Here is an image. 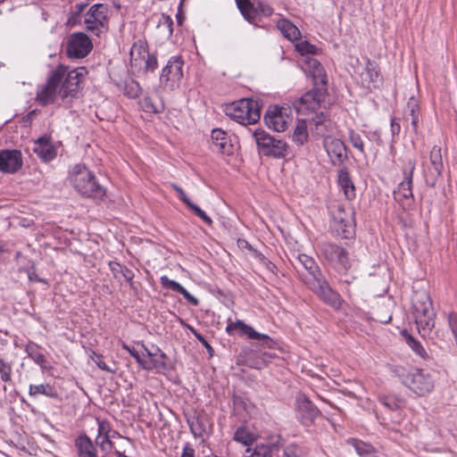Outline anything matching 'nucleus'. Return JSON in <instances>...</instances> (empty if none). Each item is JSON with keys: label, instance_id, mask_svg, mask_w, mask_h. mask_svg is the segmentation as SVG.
Masks as SVG:
<instances>
[{"label": "nucleus", "instance_id": "obj_1", "mask_svg": "<svg viewBox=\"0 0 457 457\" xmlns=\"http://www.w3.org/2000/svg\"><path fill=\"white\" fill-rule=\"evenodd\" d=\"M85 73L82 67L70 71L68 67L59 65L50 73L46 82L37 87L36 101L42 106L55 104L59 98L64 104L71 103L78 97Z\"/></svg>", "mask_w": 457, "mask_h": 457}, {"label": "nucleus", "instance_id": "obj_2", "mask_svg": "<svg viewBox=\"0 0 457 457\" xmlns=\"http://www.w3.org/2000/svg\"><path fill=\"white\" fill-rule=\"evenodd\" d=\"M69 179L76 191L83 196L102 200L105 195V189L84 164H75L70 170Z\"/></svg>", "mask_w": 457, "mask_h": 457}, {"label": "nucleus", "instance_id": "obj_3", "mask_svg": "<svg viewBox=\"0 0 457 457\" xmlns=\"http://www.w3.org/2000/svg\"><path fill=\"white\" fill-rule=\"evenodd\" d=\"M411 302L419 333L425 337L430 334L435 327L436 313L430 296L425 290L415 291Z\"/></svg>", "mask_w": 457, "mask_h": 457}, {"label": "nucleus", "instance_id": "obj_4", "mask_svg": "<svg viewBox=\"0 0 457 457\" xmlns=\"http://www.w3.org/2000/svg\"><path fill=\"white\" fill-rule=\"evenodd\" d=\"M312 121L316 126V133L323 137V147L331 162L334 165H341L347 159L345 143L339 138L325 135L328 128L332 127V122L327 120L323 113L317 115Z\"/></svg>", "mask_w": 457, "mask_h": 457}, {"label": "nucleus", "instance_id": "obj_5", "mask_svg": "<svg viewBox=\"0 0 457 457\" xmlns=\"http://www.w3.org/2000/svg\"><path fill=\"white\" fill-rule=\"evenodd\" d=\"M224 112L236 122L246 126L256 123L261 118L259 103L252 99H240L227 104Z\"/></svg>", "mask_w": 457, "mask_h": 457}, {"label": "nucleus", "instance_id": "obj_6", "mask_svg": "<svg viewBox=\"0 0 457 457\" xmlns=\"http://www.w3.org/2000/svg\"><path fill=\"white\" fill-rule=\"evenodd\" d=\"M403 384L418 396H425L435 387L433 375L425 370H414L408 372L403 378Z\"/></svg>", "mask_w": 457, "mask_h": 457}, {"label": "nucleus", "instance_id": "obj_7", "mask_svg": "<svg viewBox=\"0 0 457 457\" xmlns=\"http://www.w3.org/2000/svg\"><path fill=\"white\" fill-rule=\"evenodd\" d=\"M253 137L258 149L264 155L281 158L288 154V145L286 142L272 137L262 129H256Z\"/></svg>", "mask_w": 457, "mask_h": 457}, {"label": "nucleus", "instance_id": "obj_8", "mask_svg": "<svg viewBox=\"0 0 457 457\" xmlns=\"http://www.w3.org/2000/svg\"><path fill=\"white\" fill-rule=\"evenodd\" d=\"M327 94L326 86L317 85L315 87L293 103V108L298 114L307 115L317 111Z\"/></svg>", "mask_w": 457, "mask_h": 457}, {"label": "nucleus", "instance_id": "obj_9", "mask_svg": "<svg viewBox=\"0 0 457 457\" xmlns=\"http://www.w3.org/2000/svg\"><path fill=\"white\" fill-rule=\"evenodd\" d=\"M320 253L336 270L345 272L351 262L347 252L334 243L323 242L319 246Z\"/></svg>", "mask_w": 457, "mask_h": 457}, {"label": "nucleus", "instance_id": "obj_10", "mask_svg": "<svg viewBox=\"0 0 457 457\" xmlns=\"http://www.w3.org/2000/svg\"><path fill=\"white\" fill-rule=\"evenodd\" d=\"M184 62L180 56H172L162 69L160 84L165 90H174L179 87L183 77Z\"/></svg>", "mask_w": 457, "mask_h": 457}, {"label": "nucleus", "instance_id": "obj_11", "mask_svg": "<svg viewBox=\"0 0 457 457\" xmlns=\"http://www.w3.org/2000/svg\"><path fill=\"white\" fill-rule=\"evenodd\" d=\"M416 167V160L409 158L406 165L403 170V180L398 185L396 190L394 191L395 199L402 205H410L412 202V176Z\"/></svg>", "mask_w": 457, "mask_h": 457}, {"label": "nucleus", "instance_id": "obj_12", "mask_svg": "<svg viewBox=\"0 0 457 457\" xmlns=\"http://www.w3.org/2000/svg\"><path fill=\"white\" fill-rule=\"evenodd\" d=\"M309 288L312 290L317 295L327 304L334 309H339L342 304V297L338 293L333 290L328 285L324 276L319 278L312 279V282L308 285Z\"/></svg>", "mask_w": 457, "mask_h": 457}, {"label": "nucleus", "instance_id": "obj_13", "mask_svg": "<svg viewBox=\"0 0 457 457\" xmlns=\"http://www.w3.org/2000/svg\"><path fill=\"white\" fill-rule=\"evenodd\" d=\"M107 13L108 8L104 4H96L92 5L85 16L86 29L98 35L107 22Z\"/></svg>", "mask_w": 457, "mask_h": 457}, {"label": "nucleus", "instance_id": "obj_14", "mask_svg": "<svg viewBox=\"0 0 457 457\" xmlns=\"http://www.w3.org/2000/svg\"><path fill=\"white\" fill-rule=\"evenodd\" d=\"M92 49L89 37L82 32L72 34L67 44V54L71 58H83Z\"/></svg>", "mask_w": 457, "mask_h": 457}, {"label": "nucleus", "instance_id": "obj_15", "mask_svg": "<svg viewBox=\"0 0 457 457\" xmlns=\"http://www.w3.org/2000/svg\"><path fill=\"white\" fill-rule=\"evenodd\" d=\"M296 416L304 426H310L319 416L318 408L304 395H298L295 401Z\"/></svg>", "mask_w": 457, "mask_h": 457}, {"label": "nucleus", "instance_id": "obj_16", "mask_svg": "<svg viewBox=\"0 0 457 457\" xmlns=\"http://www.w3.org/2000/svg\"><path fill=\"white\" fill-rule=\"evenodd\" d=\"M289 120L287 109L285 107L271 106L267 110L264 115L266 125L278 132L286 130Z\"/></svg>", "mask_w": 457, "mask_h": 457}, {"label": "nucleus", "instance_id": "obj_17", "mask_svg": "<svg viewBox=\"0 0 457 457\" xmlns=\"http://www.w3.org/2000/svg\"><path fill=\"white\" fill-rule=\"evenodd\" d=\"M337 229L342 230L343 237L349 238L354 232V211L352 207L338 206L334 216Z\"/></svg>", "mask_w": 457, "mask_h": 457}, {"label": "nucleus", "instance_id": "obj_18", "mask_svg": "<svg viewBox=\"0 0 457 457\" xmlns=\"http://www.w3.org/2000/svg\"><path fill=\"white\" fill-rule=\"evenodd\" d=\"M295 268L297 270L303 268L305 270V272L302 273V277L307 286L312 282V279L323 276L314 259L304 253L297 255L295 259ZM298 272H300V270H298Z\"/></svg>", "mask_w": 457, "mask_h": 457}, {"label": "nucleus", "instance_id": "obj_19", "mask_svg": "<svg viewBox=\"0 0 457 457\" xmlns=\"http://www.w3.org/2000/svg\"><path fill=\"white\" fill-rule=\"evenodd\" d=\"M22 166L21 153L18 150L0 151V170L4 173H15Z\"/></svg>", "mask_w": 457, "mask_h": 457}, {"label": "nucleus", "instance_id": "obj_20", "mask_svg": "<svg viewBox=\"0 0 457 457\" xmlns=\"http://www.w3.org/2000/svg\"><path fill=\"white\" fill-rule=\"evenodd\" d=\"M240 330L242 335H246L250 339L263 342L267 346L271 347L273 341L266 334H262L254 330V328L242 320L230 322L228 324L226 330L228 334H232L235 330Z\"/></svg>", "mask_w": 457, "mask_h": 457}, {"label": "nucleus", "instance_id": "obj_21", "mask_svg": "<svg viewBox=\"0 0 457 457\" xmlns=\"http://www.w3.org/2000/svg\"><path fill=\"white\" fill-rule=\"evenodd\" d=\"M97 423V436L96 444L103 451H111L113 448V444L111 438L114 437L118 433L112 428L109 421L105 420L96 419Z\"/></svg>", "mask_w": 457, "mask_h": 457}, {"label": "nucleus", "instance_id": "obj_22", "mask_svg": "<svg viewBox=\"0 0 457 457\" xmlns=\"http://www.w3.org/2000/svg\"><path fill=\"white\" fill-rule=\"evenodd\" d=\"M361 80L362 85L369 89L379 87L382 78L375 62L368 61L364 71L361 74Z\"/></svg>", "mask_w": 457, "mask_h": 457}, {"label": "nucleus", "instance_id": "obj_23", "mask_svg": "<svg viewBox=\"0 0 457 457\" xmlns=\"http://www.w3.org/2000/svg\"><path fill=\"white\" fill-rule=\"evenodd\" d=\"M33 151L45 162L53 160L56 155V151L48 137H42L34 143Z\"/></svg>", "mask_w": 457, "mask_h": 457}, {"label": "nucleus", "instance_id": "obj_24", "mask_svg": "<svg viewBox=\"0 0 457 457\" xmlns=\"http://www.w3.org/2000/svg\"><path fill=\"white\" fill-rule=\"evenodd\" d=\"M212 141L213 151L229 154L232 153V144L225 131L215 129L212 131Z\"/></svg>", "mask_w": 457, "mask_h": 457}, {"label": "nucleus", "instance_id": "obj_25", "mask_svg": "<svg viewBox=\"0 0 457 457\" xmlns=\"http://www.w3.org/2000/svg\"><path fill=\"white\" fill-rule=\"evenodd\" d=\"M75 448L78 457H98L96 446L86 435H80L76 438Z\"/></svg>", "mask_w": 457, "mask_h": 457}, {"label": "nucleus", "instance_id": "obj_26", "mask_svg": "<svg viewBox=\"0 0 457 457\" xmlns=\"http://www.w3.org/2000/svg\"><path fill=\"white\" fill-rule=\"evenodd\" d=\"M305 62L308 65L309 71L312 73L313 78L314 86H326L327 77L320 62L315 58L310 56L306 57Z\"/></svg>", "mask_w": 457, "mask_h": 457}, {"label": "nucleus", "instance_id": "obj_27", "mask_svg": "<svg viewBox=\"0 0 457 457\" xmlns=\"http://www.w3.org/2000/svg\"><path fill=\"white\" fill-rule=\"evenodd\" d=\"M149 54L147 45L144 41L136 42L130 50L131 65L134 67L142 68L143 62Z\"/></svg>", "mask_w": 457, "mask_h": 457}, {"label": "nucleus", "instance_id": "obj_28", "mask_svg": "<svg viewBox=\"0 0 457 457\" xmlns=\"http://www.w3.org/2000/svg\"><path fill=\"white\" fill-rule=\"evenodd\" d=\"M161 285L168 289L181 294L185 299L192 303L193 305H198L199 301L196 297L192 295L187 290H186L179 283L175 280L170 279L167 276H162L160 278Z\"/></svg>", "mask_w": 457, "mask_h": 457}, {"label": "nucleus", "instance_id": "obj_29", "mask_svg": "<svg viewBox=\"0 0 457 457\" xmlns=\"http://www.w3.org/2000/svg\"><path fill=\"white\" fill-rule=\"evenodd\" d=\"M430 160V167L428 168V172L433 178H437L441 175V172L444 168L443 159H442V149L438 145H434L430 151L429 154Z\"/></svg>", "mask_w": 457, "mask_h": 457}, {"label": "nucleus", "instance_id": "obj_30", "mask_svg": "<svg viewBox=\"0 0 457 457\" xmlns=\"http://www.w3.org/2000/svg\"><path fill=\"white\" fill-rule=\"evenodd\" d=\"M257 437L258 436L247 426L241 425L236 429L233 436V440L248 446L252 445L257 439Z\"/></svg>", "mask_w": 457, "mask_h": 457}, {"label": "nucleus", "instance_id": "obj_31", "mask_svg": "<svg viewBox=\"0 0 457 457\" xmlns=\"http://www.w3.org/2000/svg\"><path fill=\"white\" fill-rule=\"evenodd\" d=\"M338 184L347 199L355 196V187L346 169H342L338 173Z\"/></svg>", "mask_w": 457, "mask_h": 457}, {"label": "nucleus", "instance_id": "obj_32", "mask_svg": "<svg viewBox=\"0 0 457 457\" xmlns=\"http://www.w3.org/2000/svg\"><path fill=\"white\" fill-rule=\"evenodd\" d=\"M109 266L115 278L120 279V278H123L128 283H129L130 287L134 288L133 270L116 262H111Z\"/></svg>", "mask_w": 457, "mask_h": 457}, {"label": "nucleus", "instance_id": "obj_33", "mask_svg": "<svg viewBox=\"0 0 457 457\" xmlns=\"http://www.w3.org/2000/svg\"><path fill=\"white\" fill-rule=\"evenodd\" d=\"M277 27L283 36L290 41L297 40L301 36V32L298 28L287 20H279L277 22Z\"/></svg>", "mask_w": 457, "mask_h": 457}, {"label": "nucleus", "instance_id": "obj_34", "mask_svg": "<svg viewBox=\"0 0 457 457\" xmlns=\"http://www.w3.org/2000/svg\"><path fill=\"white\" fill-rule=\"evenodd\" d=\"M242 15L249 22H253L258 17V9L250 0H235Z\"/></svg>", "mask_w": 457, "mask_h": 457}, {"label": "nucleus", "instance_id": "obj_35", "mask_svg": "<svg viewBox=\"0 0 457 457\" xmlns=\"http://www.w3.org/2000/svg\"><path fill=\"white\" fill-rule=\"evenodd\" d=\"M278 446L275 444L272 445H258L254 447L253 452L245 457H276L278 456Z\"/></svg>", "mask_w": 457, "mask_h": 457}, {"label": "nucleus", "instance_id": "obj_36", "mask_svg": "<svg viewBox=\"0 0 457 457\" xmlns=\"http://www.w3.org/2000/svg\"><path fill=\"white\" fill-rule=\"evenodd\" d=\"M25 352L41 368H46V360L38 345L34 342H29L25 346Z\"/></svg>", "mask_w": 457, "mask_h": 457}, {"label": "nucleus", "instance_id": "obj_37", "mask_svg": "<svg viewBox=\"0 0 457 457\" xmlns=\"http://www.w3.org/2000/svg\"><path fill=\"white\" fill-rule=\"evenodd\" d=\"M309 138L308 128L305 120H299L293 133V141L303 145Z\"/></svg>", "mask_w": 457, "mask_h": 457}, {"label": "nucleus", "instance_id": "obj_38", "mask_svg": "<svg viewBox=\"0 0 457 457\" xmlns=\"http://www.w3.org/2000/svg\"><path fill=\"white\" fill-rule=\"evenodd\" d=\"M409 115L411 116V123L413 132H418V124L420 120V104L418 100L411 96L407 103Z\"/></svg>", "mask_w": 457, "mask_h": 457}, {"label": "nucleus", "instance_id": "obj_39", "mask_svg": "<svg viewBox=\"0 0 457 457\" xmlns=\"http://www.w3.org/2000/svg\"><path fill=\"white\" fill-rule=\"evenodd\" d=\"M146 351V353L149 357H152L150 363H146V365L151 366V370L154 368L156 369H165L166 368V362L165 359L167 358L166 354L162 352L159 348H157V353H151L147 348H145Z\"/></svg>", "mask_w": 457, "mask_h": 457}, {"label": "nucleus", "instance_id": "obj_40", "mask_svg": "<svg viewBox=\"0 0 457 457\" xmlns=\"http://www.w3.org/2000/svg\"><path fill=\"white\" fill-rule=\"evenodd\" d=\"M29 394L31 396H37L39 395H44L49 397L56 396L54 389L49 384L30 385Z\"/></svg>", "mask_w": 457, "mask_h": 457}, {"label": "nucleus", "instance_id": "obj_41", "mask_svg": "<svg viewBox=\"0 0 457 457\" xmlns=\"http://www.w3.org/2000/svg\"><path fill=\"white\" fill-rule=\"evenodd\" d=\"M379 402L391 411L401 409L404 405V400L395 397L383 395L379 397Z\"/></svg>", "mask_w": 457, "mask_h": 457}, {"label": "nucleus", "instance_id": "obj_42", "mask_svg": "<svg viewBox=\"0 0 457 457\" xmlns=\"http://www.w3.org/2000/svg\"><path fill=\"white\" fill-rule=\"evenodd\" d=\"M348 139L355 149H357L362 154H365L364 144L361 135L358 132L354 131L353 129H349Z\"/></svg>", "mask_w": 457, "mask_h": 457}, {"label": "nucleus", "instance_id": "obj_43", "mask_svg": "<svg viewBox=\"0 0 457 457\" xmlns=\"http://www.w3.org/2000/svg\"><path fill=\"white\" fill-rule=\"evenodd\" d=\"M295 47L297 52H299L302 55L305 54H315L318 51L317 47L312 44H310L308 41H299L295 43Z\"/></svg>", "mask_w": 457, "mask_h": 457}, {"label": "nucleus", "instance_id": "obj_44", "mask_svg": "<svg viewBox=\"0 0 457 457\" xmlns=\"http://www.w3.org/2000/svg\"><path fill=\"white\" fill-rule=\"evenodd\" d=\"M139 104L145 112L156 113L161 112L162 106H157L150 96L143 97Z\"/></svg>", "mask_w": 457, "mask_h": 457}, {"label": "nucleus", "instance_id": "obj_45", "mask_svg": "<svg viewBox=\"0 0 457 457\" xmlns=\"http://www.w3.org/2000/svg\"><path fill=\"white\" fill-rule=\"evenodd\" d=\"M407 344L420 357H425L427 355V353L423 346L420 345L419 341H417L415 338H413L411 336H409L406 338Z\"/></svg>", "mask_w": 457, "mask_h": 457}, {"label": "nucleus", "instance_id": "obj_46", "mask_svg": "<svg viewBox=\"0 0 457 457\" xmlns=\"http://www.w3.org/2000/svg\"><path fill=\"white\" fill-rule=\"evenodd\" d=\"M140 91L141 88L139 87V84L135 81H131L130 83L126 85L124 94L128 96L129 98H136L139 96Z\"/></svg>", "mask_w": 457, "mask_h": 457}, {"label": "nucleus", "instance_id": "obj_47", "mask_svg": "<svg viewBox=\"0 0 457 457\" xmlns=\"http://www.w3.org/2000/svg\"><path fill=\"white\" fill-rule=\"evenodd\" d=\"M284 455L286 457H304L302 448L295 444L289 445L285 448Z\"/></svg>", "mask_w": 457, "mask_h": 457}, {"label": "nucleus", "instance_id": "obj_48", "mask_svg": "<svg viewBox=\"0 0 457 457\" xmlns=\"http://www.w3.org/2000/svg\"><path fill=\"white\" fill-rule=\"evenodd\" d=\"M187 207L207 225H211L212 223V219L205 213V212L195 204L191 203Z\"/></svg>", "mask_w": 457, "mask_h": 457}, {"label": "nucleus", "instance_id": "obj_49", "mask_svg": "<svg viewBox=\"0 0 457 457\" xmlns=\"http://www.w3.org/2000/svg\"><path fill=\"white\" fill-rule=\"evenodd\" d=\"M12 368L4 360L0 359V378L3 381L8 382L11 380Z\"/></svg>", "mask_w": 457, "mask_h": 457}, {"label": "nucleus", "instance_id": "obj_50", "mask_svg": "<svg viewBox=\"0 0 457 457\" xmlns=\"http://www.w3.org/2000/svg\"><path fill=\"white\" fill-rule=\"evenodd\" d=\"M158 62L155 55L148 54L147 58L143 62L142 68L145 71H154L157 68Z\"/></svg>", "mask_w": 457, "mask_h": 457}, {"label": "nucleus", "instance_id": "obj_51", "mask_svg": "<svg viewBox=\"0 0 457 457\" xmlns=\"http://www.w3.org/2000/svg\"><path fill=\"white\" fill-rule=\"evenodd\" d=\"M354 447L356 452L364 457H367L369 453H370L372 450V446L370 445L364 444L363 442H356L354 444Z\"/></svg>", "mask_w": 457, "mask_h": 457}, {"label": "nucleus", "instance_id": "obj_52", "mask_svg": "<svg viewBox=\"0 0 457 457\" xmlns=\"http://www.w3.org/2000/svg\"><path fill=\"white\" fill-rule=\"evenodd\" d=\"M256 8L258 9V16L262 15L269 17L273 13V9L268 4L263 2H258Z\"/></svg>", "mask_w": 457, "mask_h": 457}, {"label": "nucleus", "instance_id": "obj_53", "mask_svg": "<svg viewBox=\"0 0 457 457\" xmlns=\"http://www.w3.org/2000/svg\"><path fill=\"white\" fill-rule=\"evenodd\" d=\"M123 348H125L130 353V355L136 359L137 363L142 368H144L145 370H151V366L146 365V363L141 359L140 355L135 349H131L126 345H123Z\"/></svg>", "mask_w": 457, "mask_h": 457}, {"label": "nucleus", "instance_id": "obj_54", "mask_svg": "<svg viewBox=\"0 0 457 457\" xmlns=\"http://www.w3.org/2000/svg\"><path fill=\"white\" fill-rule=\"evenodd\" d=\"M92 360L99 367V369L113 373L114 370L110 369V367L103 361L102 355L96 354V353H93Z\"/></svg>", "mask_w": 457, "mask_h": 457}, {"label": "nucleus", "instance_id": "obj_55", "mask_svg": "<svg viewBox=\"0 0 457 457\" xmlns=\"http://www.w3.org/2000/svg\"><path fill=\"white\" fill-rule=\"evenodd\" d=\"M173 21L168 15H162L159 21V27L166 28L170 34L172 33Z\"/></svg>", "mask_w": 457, "mask_h": 457}, {"label": "nucleus", "instance_id": "obj_56", "mask_svg": "<svg viewBox=\"0 0 457 457\" xmlns=\"http://www.w3.org/2000/svg\"><path fill=\"white\" fill-rule=\"evenodd\" d=\"M171 187L177 192L179 199L185 204H187V206H188L192 202L190 201V199L187 196L186 193L184 192V190L179 187L178 185L176 184H171Z\"/></svg>", "mask_w": 457, "mask_h": 457}, {"label": "nucleus", "instance_id": "obj_57", "mask_svg": "<svg viewBox=\"0 0 457 457\" xmlns=\"http://www.w3.org/2000/svg\"><path fill=\"white\" fill-rule=\"evenodd\" d=\"M181 457H195V450L188 444H186Z\"/></svg>", "mask_w": 457, "mask_h": 457}, {"label": "nucleus", "instance_id": "obj_58", "mask_svg": "<svg viewBox=\"0 0 457 457\" xmlns=\"http://www.w3.org/2000/svg\"><path fill=\"white\" fill-rule=\"evenodd\" d=\"M391 127H392V132H393V134H398V133H399V131H400V124H399V122L396 120V119H393V120H392Z\"/></svg>", "mask_w": 457, "mask_h": 457}, {"label": "nucleus", "instance_id": "obj_59", "mask_svg": "<svg viewBox=\"0 0 457 457\" xmlns=\"http://www.w3.org/2000/svg\"><path fill=\"white\" fill-rule=\"evenodd\" d=\"M37 114V110H32L29 112L25 117L24 120L26 121H30L34 119V117Z\"/></svg>", "mask_w": 457, "mask_h": 457}, {"label": "nucleus", "instance_id": "obj_60", "mask_svg": "<svg viewBox=\"0 0 457 457\" xmlns=\"http://www.w3.org/2000/svg\"><path fill=\"white\" fill-rule=\"evenodd\" d=\"M204 345L206 347V350L209 352V353L211 355H212V353H213L212 347L207 342H206V344H204Z\"/></svg>", "mask_w": 457, "mask_h": 457}, {"label": "nucleus", "instance_id": "obj_61", "mask_svg": "<svg viewBox=\"0 0 457 457\" xmlns=\"http://www.w3.org/2000/svg\"><path fill=\"white\" fill-rule=\"evenodd\" d=\"M367 457H379V456L376 453V452L374 451V448H372L370 453H369L367 455Z\"/></svg>", "mask_w": 457, "mask_h": 457}, {"label": "nucleus", "instance_id": "obj_62", "mask_svg": "<svg viewBox=\"0 0 457 457\" xmlns=\"http://www.w3.org/2000/svg\"><path fill=\"white\" fill-rule=\"evenodd\" d=\"M197 338L203 343V344H206V340L204 339V337L201 335H198L197 336Z\"/></svg>", "mask_w": 457, "mask_h": 457}, {"label": "nucleus", "instance_id": "obj_63", "mask_svg": "<svg viewBox=\"0 0 457 457\" xmlns=\"http://www.w3.org/2000/svg\"><path fill=\"white\" fill-rule=\"evenodd\" d=\"M35 276H36V275H35L34 273H29V278L30 280H34V279H35Z\"/></svg>", "mask_w": 457, "mask_h": 457}, {"label": "nucleus", "instance_id": "obj_64", "mask_svg": "<svg viewBox=\"0 0 457 457\" xmlns=\"http://www.w3.org/2000/svg\"><path fill=\"white\" fill-rule=\"evenodd\" d=\"M388 320H390V318L388 320H380V321L384 323H386Z\"/></svg>", "mask_w": 457, "mask_h": 457}]
</instances>
